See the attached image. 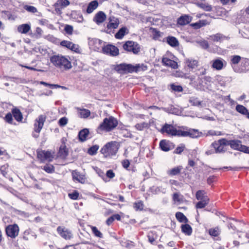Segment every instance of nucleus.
<instances>
[{"label":"nucleus","instance_id":"obj_1","mask_svg":"<svg viewBox=\"0 0 249 249\" xmlns=\"http://www.w3.org/2000/svg\"><path fill=\"white\" fill-rule=\"evenodd\" d=\"M160 132L162 133H166L169 135L172 136H179V137H190L191 138H195L199 136V132L195 129H186V130H178L175 128L173 125L165 124L162 128Z\"/></svg>","mask_w":249,"mask_h":249},{"label":"nucleus","instance_id":"obj_2","mask_svg":"<svg viewBox=\"0 0 249 249\" xmlns=\"http://www.w3.org/2000/svg\"><path fill=\"white\" fill-rule=\"evenodd\" d=\"M51 63L56 68L62 70H67L71 68V64L68 59L61 55H54L50 58Z\"/></svg>","mask_w":249,"mask_h":249},{"label":"nucleus","instance_id":"obj_3","mask_svg":"<svg viewBox=\"0 0 249 249\" xmlns=\"http://www.w3.org/2000/svg\"><path fill=\"white\" fill-rule=\"evenodd\" d=\"M118 125L117 120L112 116L105 118L103 122L98 127V129L108 132L114 129Z\"/></svg>","mask_w":249,"mask_h":249},{"label":"nucleus","instance_id":"obj_4","mask_svg":"<svg viewBox=\"0 0 249 249\" xmlns=\"http://www.w3.org/2000/svg\"><path fill=\"white\" fill-rule=\"evenodd\" d=\"M118 144L116 142H111L107 143L101 149V152L105 157H107L115 155L118 150Z\"/></svg>","mask_w":249,"mask_h":249},{"label":"nucleus","instance_id":"obj_5","mask_svg":"<svg viewBox=\"0 0 249 249\" xmlns=\"http://www.w3.org/2000/svg\"><path fill=\"white\" fill-rule=\"evenodd\" d=\"M46 120V116L44 115H40L38 116V117L36 120L35 124H34V131L33 133V136L34 138H37L38 137V134L40 133L41 130L42 129L44 122Z\"/></svg>","mask_w":249,"mask_h":249},{"label":"nucleus","instance_id":"obj_6","mask_svg":"<svg viewBox=\"0 0 249 249\" xmlns=\"http://www.w3.org/2000/svg\"><path fill=\"white\" fill-rule=\"evenodd\" d=\"M19 227L17 224L9 225L5 228L7 235L12 238H15L18 236L19 233Z\"/></svg>","mask_w":249,"mask_h":249},{"label":"nucleus","instance_id":"obj_7","mask_svg":"<svg viewBox=\"0 0 249 249\" xmlns=\"http://www.w3.org/2000/svg\"><path fill=\"white\" fill-rule=\"evenodd\" d=\"M37 158L41 161V162H44L45 161H51L54 158L53 153H52L49 151H37Z\"/></svg>","mask_w":249,"mask_h":249},{"label":"nucleus","instance_id":"obj_8","mask_svg":"<svg viewBox=\"0 0 249 249\" xmlns=\"http://www.w3.org/2000/svg\"><path fill=\"white\" fill-rule=\"evenodd\" d=\"M123 48L125 50L132 52L134 53H138L140 51L139 44L132 41H128L124 45Z\"/></svg>","mask_w":249,"mask_h":249},{"label":"nucleus","instance_id":"obj_9","mask_svg":"<svg viewBox=\"0 0 249 249\" xmlns=\"http://www.w3.org/2000/svg\"><path fill=\"white\" fill-rule=\"evenodd\" d=\"M103 52L104 53L111 56H116L119 54V50L115 46L107 45L103 48Z\"/></svg>","mask_w":249,"mask_h":249},{"label":"nucleus","instance_id":"obj_10","mask_svg":"<svg viewBox=\"0 0 249 249\" xmlns=\"http://www.w3.org/2000/svg\"><path fill=\"white\" fill-rule=\"evenodd\" d=\"M226 61L220 58L216 59L212 61V68L216 70H221L226 66Z\"/></svg>","mask_w":249,"mask_h":249},{"label":"nucleus","instance_id":"obj_11","mask_svg":"<svg viewBox=\"0 0 249 249\" xmlns=\"http://www.w3.org/2000/svg\"><path fill=\"white\" fill-rule=\"evenodd\" d=\"M57 231L61 236V237L65 238V239H70L72 237V235L71 232L69 230L66 229L65 228L58 227L57 228Z\"/></svg>","mask_w":249,"mask_h":249},{"label":"nucleus","instance_id":"obj_12","mask_svg":"<svg viewBox=\"0 0 249 249\" xmlns=\"http://www.w3.org/2000/svg\"><path fill=\"white\" fill-rule=\"evenodd\" d=\"M160 147L163 151H169L174 147L173 143L165 140H162L160 142Z\"/></svg>","mask_w":249,"mask_h":249},{"label":"nucleus","instance_id":"obj_13","mask_svg":"<svg viewBox=\"0 0 249 249\" xmlns=\"http://www.w3.org/2000/svg\"><path fill=\"white\" fill-rule=\"evenodd\" d=\"M163 64L166 66L170 67L172 69H176L178 68V63L164 56L162 59Z\"/></svg>","mask_w":249,"mask_h":249},{"label":"nucleus","instance_id":"obj_14","mask_svg":"<svg viewBox=\"0 0 249 249\" xmlns=\"http://www.w3.org/2000/svg\"><path fill=\"white\" fill-rule=\"evenodd\" d=\"M132 65L131 64H121L120 65H117L115 67V70L121 72L122 71H127L129 72H132Z\"/></svg>","mask_w":249,"mask_h":249},{"label":"nucleus","instance_id":"obj_15","mask_svg":"<svg viewBox=\"0 0 249 249\" xmlns=\"http://www.w3.org/2000/svg\"><path fill=\"white\" fill-rule=\"evenodd\" d=\"M184 63L187 67L191 69H195L197 67L198 64V61L192 58H185L184 59Z\"/></svg>","mask_w":249,"mask_h":249},{"label":"nucleus","instance_id":"obj_16","mask_svg":"<svg viewBox=\"0 0 249 249\" xmlns=\"http://www.w3.org/2000/svg\"><path fill=\"white\" fill-rule=\"evenodd\" d=\"M109 23L107 25L108 29H116L120 23L118 18L114 16H110L109 18Z\"/></svg>","mask_w":249,"mask_h":249},{"label":"nucleus","instance_id":"obj_17","mask_svg":"<svg viewBox=\"0 0 249 249\" xmlns=\"http://www.w3.org/2000/svg\"><path fill=\"white\" fill-rule=\"evenodd\" d=\"M60 44L63 47H65L72 51L77 52L78 51V46L74 44L71 42L63 40L61 42Z\"/></svg>","mask_w":249,"mask_h":249},{"label":"nucleus","instance_id":"obj_18","mask_svg":"<svg viewBox=\"0 0 249 249\" xmlns=\"http://www.w3.org/2000/svg\"><path fill=\"white\" fill-rule=\"evenodd\" d=\"M106 18V14L102 11L98 12L95 16L93 21L97 24L103 23Z\"/></svg>","mask_w":249,"mask_h":249},{"label":"nucleus","instance_id":"obj_19","mask_svg":"<svg viewBox=\"0 0 249 249\" xmlns=\"http://www.w3.org/2000/svg\"><path fill=\"white\" fill-rule=\"evenodd\" d=\"M72 178L74 180L77 181L81 183H84L86 181L85 176L80 174L79 172L73 171L72 172Z\"/></svg>","mask_w":249,"mask_h":249},{"label":"nucleus","instance_id":"obj_20","mask_svg":"<svg viewBox=\"0 0 249 249\" xmlns=\"http://www.w3.org/2000/svg\"><path fill=\"white\" fill-rule=\"evenodd\" d=\"M69 154V150L65 144H61L58 152V156L62 159H65Z\"/></svg>","mask_w":249,"mask_h":249},{"label":"nucleus","instance_id":"obj_21","mask_svg":"<svg viewBox=\"0 0 249 249\" xmlns=\"http://www.w3.org/2000/svg\"><path fill=\"white\" fill-rule=\"evenodd\" d=\"M192 17L185 15L178 19V23L180 25H184L189 23L192 20Z\"/></svg>","mask_w":249,"mask_h":249},{"label":"nucleus","instance_id":"obj_22","mask_svg":"<svg viewBox=\"0 0 249 249\" xmlns=\"http://www.w3.org/2000/svg\"><path fill=\"white\" fill-rule=\"evenodd\" d=\"M229 145L231 148L238 151L241 150L242 144L241 142L239 140H230L229 141Z\"/></svg>","mask_w":249,"mask_h":249},{"label":"nucleus","instance_id":"obj_23","mask_svg":"<svg viewBox=\"0 0 249 249\" xmlns=\"http://www.w3.org/2000/svg\"><path fill=\"white\" fill-rule=\"evenodd\" d=\"M37 235L31 230H27L23 233V238L25 240H31L33 238L36 239Z\"/></svg>","mask_w":249,"mask_h":249},{"label":"nucleus","instance_id":"obj_24","mask_svg":"<svg viewBox=\"0 0 249 249\" xmlns=\"http://www.w3.org/2000/svg\"><path fill=\"white\" fill-rule=\"evenodd\" d=\"M76 109L78 112V116L82 118H87L90 114V112L89 110L85 108H80L77 107Z\"/></svg>","mask_w":249,"mask_h":249},{"label":"nucleus","instance_id":"obj_25","mask_svg":"<svg viewBox=\"0 0 249 249\" xmlns=\"http://www.w3.org/2000/svg\"><path fill=\"white\" fill-rule=\"evenodd\" d=\"M196 198L198 200H210L208 196L206 195V192L203 190H199L196 192Z\"/></svg>","mask_w":249,"mask_h":249},{"label":"nucleus","instance_id":"obj_26","mask_svg":"<svg viewBox=\"0 0 249 249\" xmlns=\"http://www.w3.org/2000/svg\"><path fill=\"white\" fill-rule=\"evenodd\" d=\"M31 29V26L28 24H23L18 27V31L21 34H27Z\"/></svg>","mask_w":249,"mask_h":249},{"label":"nucleus","instance_id":"obj_27","mask_svg":"<svg viewBox=\"0 0 249 249\" xmlns=\"http://www.w3.org/2000/svg\"><path fill=\"white\" fill-rule=\"evenodd\" d=\"M128 33V29L125 27H123L116 33L115 36L117 39H122L125 34Z\"/></svg>","mask_w":249,"mask_h":249},{"label":"nucleus","instance_id":"obj_28","mask_svg":"<svg viewBox=\"0 0 249 249\" xmlns=\"http://www.w3.org/2000/svg\"><path fill=\"white\" fill-rule=\"evenodd\" d=\"M132 72L145 71L147 70V67L144 64H138L136 66L132 65Z\"/></svg>","mask_w":249,"mask_h":249},{"label":"nucleus","instance_id":"obj_29","mask_svg":"<svg viewBox=\"0 0 249 249\" xmlns=\"http://www.w3.org/2000/svg\"><path fill=\"white\" fill-rule=\"evenodd\" d=\"M98 6V3L96 0H93L91 1L88 5L87 12L88 13H92L95 9L97 8Z\"/></svg>","mask_w":249,"mask_h":249},{"label":"nucleus","instance_id":"obj_30","mask_svg":"<svg viewBox=\"0 0 249 249\" xmlns=\"http://www.w3.org/2000/svg\"><path fill=\"white\" fill-rule=\"evenodd\" d=\"M89 130L88 129H84L81 130L79 132L78 136L79 140L81 142H84L86 141L87 137L89 134Z\"/></svg>","mask_w":249,"mask_h":249},{"label":"nucleus","instance_id":"obj_31","mask_svg":"<svg viewBox=\"0 0 249 249\" xmlns=\"http://www.w3.org/2000/svg\"><path fill=\"white\" fill-rule=\"evenodd\" d=\"M12 112L14 117L17 121H22L23 118L22 115L19 109L15 108L12 110Z\"/></svg>","mask_w":249,"mask_h":249},{"label":"nucleus","instance_id":"obj_32","mask_svg":"<svg viewBox=\"0 0 249 249\" xmlns=\"http://www.w3.org/2000/svg\"><path fill=\"white\" fill-rule=\"evenodd\" d=\"M167 42L170 46L174 47L179 45L178 40L174 36H168L167 38Z\"/></svg>","mask_w":249,"mask_h":249},{"label":"nucleus","instance_id":"obj_33","mask_svg":"<svg viewBox=\"0 0 249 249\" xmlns=\"http://www.w3.org/2000/svg\"><path fill=\"white\" fill-rule=\"evenodd\" d=\"M173 199L175 203L180 204L183 202V197L178 193H174L173 196Z\"/></svg>","mask_w":249,"mask_h":249},{"label":"nucleus","instance_id":"obj_34","mask_svg":"<svg viewBox=\"0 0 249 249\" xmlns=\"http://www.w3.org/2000/svg\"><path fill=\"white\" fill-rule=\"evenodd\" d=\"M181 231L186 235H190L192 232V229L189 224L182 225Z\"/></svg>","mask_w":249,"mask_h":249},{"label":"nucleus","instance_id":"obj_35","mask_svg":"<svg viewBox=\"0 0 249 249\" xmlns=\"http://www.w3.org/2000/svg\"><path fill=\"white\" fill-rule=\"evenodd\" d=\"M225 37L222 34H216L215 35L210 36L208 38L209 39H211L214 42H217L223 40Z\"/></svg>","mask_w":249,"mask_h":249},{"label":"nucleus","instance_id":"obj_36","mask_svg":"<svg viewBox=\"0 0 249 249\" xmlns=\"http://www.w3.org/2000/svg\"><path fill=\"white\" fill-rule=\"evenodd\" d=\"M235 109L237 112L244 115H246L247 113H248L247 108L241 105H237L236 106Z\"/></svg>","mask_w":249,"mask_h":249},{"label":"nucleus","instance_id":"obj_37","mask_svg":"<svg viewBox=\"0 0 249 249\" xmlns=\"http://www.w3.org/2000/svg\"><path fill=\"white\" fill-rule=\"evenodd\" d=\"M210 200H201L196 204V209H202L205 208L209 203Z\"/></svg>","mask_w":249,"mask_h":249},{"label":"nucleus","instance_id":"obj_38","mask_svg":"<svg viewBox=\"0 0 249 249\" xmlns=\"http://www.w3.org/2000/svg\"><path fill=\"white\" fill-rule=\"evenodd\" d=\"M212 146L215 149V153H222L225 151L224 150V147L222 145H219V143L214 142L212 143Z\"/></svg>","mask_w":249,"mask_h":249},{"label":"nucleus","instance_id":"obj_39","mask_svg":"<svg viewBox=\"0 0 249 249\" xmlns=\"http://www.w3.org/2000/svg\"><path fill=\"white\" fill-rule=\"evenodd\" d=\"M176 217L180 222H187L188 221L186 216L180 212H177L176 214Z\"/></svg>","mask_w":249,"mask_h":249},{"label":"nucleus","instance_id":"obj_40","mask_svg":"<svg viewBox=\"0 0 249 249\" xmlns=\"http://www.w3.org/2000/svg\"><path fill=\"white\" fill-rule=\"evenodd\" d=\"M207 24V20H199L198 22H197L195 23L192 24V25L196 29H199Z\"/></svg>","mask_w":249,"mask_h":249},{"label":"nucleus","instance_id":"obj_41","mask_svg":"<svg viewBox=\"0 0 249 249\" xmlns=\"http://www.w3.org/2000/svg\"><path fill=\"white\" fill-rule=\"evenodd\" d=\"M189 102L193 106L203 107L202 105L201 102L199 101L197 98L194 97H191L190 98Z\"/></svg>","mask_w":249,"mask_h":249},{"label":"nucleus","instance_id":"obj_42","mask_svg":"<svg viewBox=\"0 0 249 249\" xmlns=\"http://www.w3.org/2000/svg\"><path fill=\"white\" fill-rule=\"evenodd\" d=\"M135 127L136 129L139 131H142L144 128H146L148 127V124L145 122H142L141 123L137 124Z\"/></svg>","mask_w":249,"mask_h":249},{"label":"nucleus","instance_id":"obj_43","mask_svg":"<svg viewBox=\"0 0 249 249\" xmlns=\"http://www.w3.org/2000/svg\"><path fill=\"white\" fill-rule=\"evenodd\" d=\"M181 169L182 167L181 166H178L169 170L168 171V174L172 176L177 175L180 173Z\"/></svg>","mask_w":249,"mask_h":249},{"label":"nucleus","instance_id":"obj_44","mask_svg":"<svg viewBox=\"0 0 249 249\" xmlns=\"http://www.w3.org/2000/svg\"><path fill=\"white\" fill-rule=\"evenodd\" d=\"M99 148V147L97 145H93L89 149L88 153L90 155H94L96 154Z\"/></svg>","mask_w":249,"mask_h":249},{"label":"nucleus","instance_id":"obj_45","mask_svg":"<svg viewBox=\"0 0 249 249\" xmlns=\"http://www.w3.org/2000/svg\"><path fill=\"white\" fill-rule=\"evenodd\" d=\"M199 7L206 11H211L212 9V6L205 3H200L198 4Z\"/></svg>","mask_w":249,"mask_h":249},{"label":"nucleus","instance_id":"obj_46","mask_svg":"<svg viewBox=\"0 0 249 249\" xmlns=\"http://www.w3.org/2000/svg\"><path fill=\"white\" fill-rule=\"evenodd\" d=\"M43 169L48 173H52L54 172V168L52 164H46L43 166Z\"/></svg>","mask_w":249,"mask_h":249},{"label":"nucleus","instance_id":"obj_47","mask_svg":"<svg viewBox=\"0 0 249 249\" xmlns=\"http://www.w3.org/2000/svg\"><path fill=\"white\" fill-rule=\"evenodd\" d=\"M133 207L136 211H141L143 208V204L142 201H140L134 203Z\"/></svg>","mask_w":249,"mask_h":249},{"label":"nucleus","instance_id":"obj_48","mask_svg":"<svg viewBox=\"0 0 249 249\" xmlns=\"http://www.w3.org/2000/svg\"><path fill=\"white\" fill-rule=\"evenodd\" d=\"M241 60V57L239 55H233L231 58V63L232 65H236L239 63Z\"/></svg>","mask_w":249,"mask_h":249},{"label":"nucleus","instance_id":"obj_49","mask_svg":"<svg viewBox=\"0 0 249 249\" xmlns=\"http://www.w3.org/2000/svg\"><path fill=\"white\" fill-rule=\"evenodd\" d=\"M24 8L28 12L32 13H35L37 12V9L33 6H29L26 5L24 6Z\"/></svg>","mask_w":249,"mask_h":249},{"label":"nucleus","instance_id":"obj_50","mask_svg":"<svg viewBox=\"0 0 249 249\" xmlns=\"http://www.w3.org/2000/svg\"><path fill=\"white\" fill-rule=\"evenodd\" d=\"M209 233L211 235L213 236H217L219 234V230L218 228L211 229L209 230Z\"/></svg>","mask_w":249,"mask_h":249},{"label":"nucleus","instance_id":"obj_51","mask_svg":"<svg viewBox=\"0 0 249 249\" xmlns=\"http://www.w3.org/2000/svg\"><path fill=\"white\" fill-rule=\"evenodd\" d=\"M92 231L96 236L100 238L103 237L102 233L97 229L96 227H93L92 228Z\"/></svg>","mask_w":249,"mask_h":249},{"label":"nucleus","instance_id":"obj_52","mask_svg":"<svg viewBox=\"0 0 249 249\" xmlns=\"http://www.w3.org/2000/svg\"><path fill=\"white\" fill-rule=\"evenodd\" d=\"M206 73V69L204 67H200L198 69L197 72L196 73V74L198 76H202L204 75Z\"/></svg>","mask_w":249,"mask_h":249},{"label":"nucleus","instance_id":"obj_53","mask_svg":"<svg viewBox=\"0 0 249 249\" xmlns=\"http://www.w3.org/2000/svg\"><path fill=\"white\" fill-rule=\"evenodd\" d=\"M151 33L153 34V38L156 39L160 36V32L155 28H151L150 29Z\"/></svg>","mask_w":249,"mask_h":249},{"label":"nucleus","instance_id":"obj_54","mask_svg":"<svg viewBox=\"0 0 249 249\" xmlns=\"http://www.w3.org/2000/svg\"><path fill=\"white\" fill-rule=\"evenodd\" d=\"M171 89L175 91L181 92L183 90L182 87L179 85L172 84L171 85Z\"/></svg>","mask_w":249,"mask_h":249},{"label":"nucleus","instance_id":"obj_55","mask_svg":"<svg viewBox=\"0 0 249 249\" xmlns=\"http://www.w3.org/2000/svg\"><path fill=\"white\" fill-rule=\"evenodd\" d=\"M68 119L65 117L60 118L58 121L59 125L61 126H64L66 125L68 123Z\"/></svg>","mask_w":249,"mask_h":249},{"label":"nucleus","instance_id":"obj_56","mask_svg":"<svg viewBox=\"0 0 249 249\" xmlns=\"http://www.w3.org/2000/svg\"><path fill=\"white\" fill-rule=\"evenodd\" d=\"M60 4L62 7H66L70 4V1L68 0H58L56 4Z\"/></svg>","mask_w":249,"mask_h":249},{"label":"nucleus","instance_id":"obj_57","mask_svg":"<svg viewBox=\"0 0 249 249\" xmlns=\"http://www.w3.org/2000/svg\"><path fill=\"white\" fill-rule=\"evenodd\" d=\"M215 142L219 143V145H222L223 147L224 145H229V141H227L225 139H222L217 142Z\"/></svg>","mask_w":249,"mask_h":249},{"label":"nucleus","instance_id":"obj_58","mask_svg":"<svg viewBox=\"0 0 249 249\" xmlns=\"http://www.w3.org/2000/svg\"><path fill=\"white\" fill-rule=\"evenodd\" d=\"M64 30L67 34L71 35L73 32V27L71 25H66L65 27Z\"/></svg>","mask_w":249,"mask_h":249},{"label":"nucleus","instance_id":"obj_59","mask_svg":"<svg viewBox=\"0 0 249 249\" xmlns=\"http://www.w3.org/2000/svg\"><path fill=\"white\" fill-rule=\"evenodd\" d=\"M69 197L73 200H76L79 196V193L77 191H75L72 193L69 194Z\"/></svg>","mask_w":249,"mask_h":249},{"label":"nucleus","instance_id":"obj_60","mask_svg":"<svg viewBox=\"0 0 249 249\" xmlns=\"http://www.w3.org/2000/svg\"><path fill=\"white\" fill-rule=\"evenodd\" d=\"M184 145L182 144L180 145V146H178V147L176 148L174 152L176 154H179L184 150Z\"/></svg>","mask_w":249,"mask_h":249},{"label":"nucleus","instance_id":"obj_61","mask_svg":"<svg viewBox=\"0 0 249 249\" xmlns=\"http://www.w3.org/2000/svg\"><path fill=\"white\" fill-rule=\"evenodd\" d=\"M5 119L7 123L12 124L13 118L12 114L10 113H7L5 116Z\"/></svg>","mask_w":249,"mask_h":249},{"label":"nucleus","instance_id":"obj_62","mask_svg":"<svg viewBox=\"0 0 249 249\" xmlns=\"http://www.w3.org/2000/svg\"><path fill=\"white\" fill-rule=\"evenodd\" d=\"M150 189L151 192L154 194H157L160 191V189L159 187L153 186Z\"/></svg>","mask_w":249,"mask_h":249},{"label":"nucleus","instance_id":"obj_63","mask_svg":"<svg viewBox=\"0 0 249 249\" xmlns=\"http://www.w3.org/2000/svg\"><path fill=\"white\" fill-rule=\"evenodd\" d=\"M122 164L123 167L125 169H127L130 165V162L128 160H124L122 162Z\"/></svg>","mask_w":249,"mask_h":249},{"label":"nucleus","instance_id":"obj_64","mask_svg":"<svg viewBox=\"0 0 249 249\" xmlns=\"http://www.w3.org/2000/svg\"><path fill=\"white\" fill-rule=\"evenodd\" d=\"M241 147L240 151L245 153L249 154V147L243 145Z\"/></svg>","mask_w":249,"mask_h":249}]
</instances>
